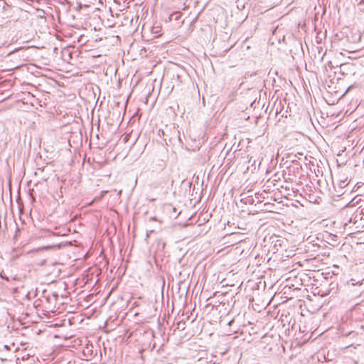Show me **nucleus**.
Wrapping results in <instances>:
<instances>
[{
    "label": "nucleus",
    "mask_w": 364,
    "mask_h": 364,
    "mask_svg": "<svg viewBox=\"0 0 364 364\" xmlns=\"http://www.w3.org/2000/svg\"><path fill=\"white\" fill-rule=\"evenodd\" d=\"M162 130L163 129H159V135L161 136V134H162Z\"/></svg>",
    "instance_id": "nucleus-6"
},
{
    "label": "nucleus",
    "mask_w": 364,
    "mask_h": 364,
    "mask_svg": "<svg viewBox=\"0 0 364 364\" xmlns=\"http://www.w3.org/2000/svg\"><path fill=\"white\" fill-rule=\"evenodd\" d=\"M351 282H352V285H353V286L355 284H362V282H355V280L353 279H351Z\"/></svg>",
    "instance_id": "nucleus-4"
},
{
    "label": "nucleus",
    "mask_w": 364,
    "mask_h": 364,
    "mask_svg": "<svg viewBox=\"0 0 364 364\" xmlns=\"http://www.w3.org/2000/svg\"><path fill=\"white\" fill-rule=\"evenodd\" d=\"M360 200V198L357 199L356 198H353L349 203L346 205V208L355 206Z\"/></svg>",
    "instance_id": "nucleus-2"
},
{
    "label": "nucleus",
    "mask_w": 364,
    "mask_h": 364,
    "mask_svg": "<svg viewBox=\"0 0 364 364\" xmlns=\"http://www.w3.org/2000/svg\"><path fill=\"white\" fill-rule=\"evenodd\" d=\"M282 240L280 239L277 240L276 242H279V245H281Z\"/></svg>",
    "instance_id": "nucleus-7"
},
{
    "label": "nucleus",
    "mask_w": 364,
    "mask_h": 364,
    "mask_svg": "<svg viewBox=\"0 0 364 364\" xmlns=\"http://www.w3.org/2000/svg\"><path fill=\"white\" fill-rule=\"evenodd\" d=\"M162 136L167 146L175 145L177 142L179 144L182 143L180 132L175 127H169L166 126L165 129L162 130Z\"/></svg>",
    "instance_id": "nucleus-1"
},
{
    "label": "nucleus",
    "mask_w": 364,
    "mask_h": 364,
    "mask_svg": "<svg viewBox=\"0 0 364 364\" xmlns=\"http://www.w3.org/2000/svg\"><path fill=\"white\" fill-rule=\"evenodd\" d=\"M360 4H364V0H360Z\"/></svg>",
    "instance_id": "nucleus-9"
},
{
    "label": "nucleus",
    "mask_w": 364,
    "mask_h": 364,
    "mask_svg": "<svg viewBox=\"0 0 364 364\" xmlns=\"http://www.w3.org/2000/svg\"><path fill=\"white\" fill-rule=\"evenodd\" d=\"M56 247H60V246H57V245H48V246H44V247H42L41 248H39V250H50V249H53V248H56Z\"/></svg>",
    "instance_id": "nucleus-3"
},
{
    "label": "nucleus",
    "mask_w": 364,
    "mask_h": 364,
    "mask_svg": "<svg viewBox=\"0 0 364 364\" xmlns=\"http://www.w3.org/2000/svg\"><path fill=\"white\" fill-rule=\"evenodd\" d=\"M360 214H362L363 215H364V208L361 210V213ZM363 218V216L361 217V219Z\"/></svg>",
    "instance_id": "nucleus-5"
},
{
    "label": "nucleus",
    "mask_w": 364,
    "mask_h": 364,
    "mask_svg": "<svg viewBox=\"0 0 364 364\" xmlns=\"http://www.w3.org/2000/svg\"><path fill=\"white\" fill-rule=\"evenodd\" d=\"M343 185L344 186H346V184H345V181H343V182L341 183V186H343Z\"/></svg>",
    "instance_id": "nucleus-8"
},
{
    "label": "nucleus",
    "mask_w": 364,
    "mask_h": 364,
    "mask_svg": "<svg viewBox=\"0 0 364 364\" xmlns=\"http://www.w3.org/2000/svg\"><path fill=\"white\" fill-rule=\"evenodd\" d=\"M202 364H203V363H202ZM205 364H215V363H209L208 362H205Z\"/></svg>",
    "instance_id": "nucleus-10"
}]
</instances>
